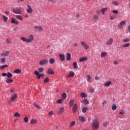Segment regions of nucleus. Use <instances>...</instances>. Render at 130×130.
Listing matches in <instances>:
<instances>
[{"instance_id": "f257e3e1", "label": "nucleus", "mask_w": 130, "mask_h": 130, "mask_svg": "<svg viewBox=\"0 0 130 130\" xmlns=\"http://www.w3.org/2000/svg\"><path fill=\"white\" fill-rule=\"evenodd\" d=\"M20 39L24 42H27V43H31V42H32V41L34 40V36H33V35H30L28 37V39H26L24 37H21Z\"/></svg>"}, {"instance_id": "f03ea898", "label": "nucleus", "mask_w": 130, "mask_h": 130, "mask_svg": "<svg viewBox=\"0 0 130 130\" xmlns=\"http://www.w3.org/2000/svg\"><path fill=\"white\" fill-rule=\"evenodd\" d=\"M92 125V128L93 130H97L99 128V121H98L97 118L94 119Z\"/></svg>"}, {"instance_id": "7ed1b4c3", "label": "nucleus", "mask_w": 130, "mask_h": 130, "mask_svg": "<svg viewBox=\"0 0 130 130\" xmlns=\"http://www.w3.org/2000/svg\"><path fill=\"white\" fill-rule=\"evenodd\" d=\"M48 63V61L46 59H44L40 61L39 64L40 66H46Z\"/></svg>"}, {"instance_id": "20e7f679", "label": "nucleus", "mask_w": 130, "mask_h": 130, "mask_svg": "<svg viewBox=\"0 0 130 130\" xmlns=\"http://www.w3.org/2000/svg\"><path fill=\"white\" fill-rule=\"evenodd\" d=\"M81 45H82V47H83V48L84 49H85L86 50H88V49H89V46H88V45H87V43H86V42H81Z\"/></svg>"}, {"instance_id": "39448f33", "label": "nucleus", "mask_w": 130, "mask_h": 130, "mask_svg": "<svg viewBox=\"0 0 130 130\" xmlns=\"http://www.w3.org/2000/svg\"><path fill=\"white\" fill-rule=\"evenodd\" d=\"M78 110V105L77 104H74L72 107V112L73 113H76Z\"/></svg>"}, {"instance_id": "423d86ee", "label": "nucleus", "mask_w": 130, "mask_h": 130, "mask_svg": "<svg viewBox=\"0 0 130 130\" xmlns=\"http://www.w3.org/2000/svg\"><path fill=\"white\" fill-rule=\"evenodd\" d=\"M12 12H13V13H14V14H18L19 15H20V14H21V9L20 8L12 9Z\"/></svg>"}, {"instance_id": "0eeeda50", "label": "nucleus", "mask_w": 130, "mask_h": 130, "mask_svg": "<svg viewBox=\"0 0 130 130\" xmlns=\"http://www.w3.org/2000/svg\"><path fill=\"white\" fill-rule=\"evenodd\" d=\"M27 9L26 10L27 13H28L29 14H32L33 13V9H32V7L30 6L29 5H27Z\"/></svg>"}, {"instance_id": "6e6552de", "label": "nucleus", "mask_w": 130, "mask_h": 130, "mask_svg": "<svg viewBox=\"0 0 130 130\" xmlns=\"http://www.w3.org/2000/svg\"><path fill=\"white\" fill-rule=\"evenodd\" d=\"M35 75H36L37 79L39 80L42 77V74H39V72L38 71H34Z\"/></svg>"}, {"instance_id": "1a4fd4ad", "label": "nucleus", "mask_w": 130, "mask_h": 130, "mask_svg": "<svg viewBox=\"0 0 130 130\" xmlns=\"http://www.w3.org/2000/svg\"><path fill=\"white\" fill-rule=\"evenodd\" d=\"M17 98H18V94H13L11 95V101H15V100H16V99H17Z\"/></svg>"}, {"instance_id": "9d476101", "label": "nucleus", "mask_w": 130, "mask_h": 130, "mask_svg": "<svg viewBox=\"0 0 130 130\" xmlns=\"http://www.w3.org/2000/svg\"><path fill=\"white\" fill-rule=\"evenodd\" d=\"M112 43H113V39L111 38L109 40L106 42L107 45H112Z\"/></svg>"}, {"instance_id": "9b49d317", "label": "nucleus", "mask_w": 130, "mask_h": 130, "mask_svg": "<svg viewBox=\"0 0 130 130\" xmlns=\"http://www.w3.org/2000/svg\"><path fill=\"white\" fill-rule=\"evenodd\" d=\"M47 74H48V75H53V74H54L53 69H52V68H49L48 69Z\"/></svg>"}, {"instance_id": "f8f14e48", "label": "nucleus", "mask_w": 130, "mask_h": 130, "mask_svg": "<svg viewBox=\"0 0 130 130\" xmlns=\"http://www.w3.org/2000/svg\"><path fill=\"white\" fill-rule=\"evenodd\" d=\"M124 25H125V21L123 20L120 23L118 27L119 28H120V29H121V28H122V27L124 26Z\"/></svg>"}, {"instance_id": "ddd939ff", "label": "nucleus", "mask_w": 130, "mask_h": 130, "mask_svg": "<svg viewBox=\"0 0 130 130\" xmlns=\"http://www.w3.org/2000/svg\"><path fill=\"white\" fill-rule=\"evenodd\" d=\"M9 51H6L1 54V56H8L9 55Z\"/></svg>"}, {"instance_id": "4468645a", "label": "nucleus", "mask_w": 130, "mask_h": 130, "mask_svg": "<svg viewBox=\"0 0 130 130\" xmlns=\"http://www.w3.org/2000/svg\"><path fill=\"white\" fill-rule=\"evenodd\" d=\"M13 81H14L11 78H7L6 80V82L7 84H11V83H13Z\"/></svg>"}, {"instance_id": "2eb2a0df", "label": "nucleus", "mask_w": 130, "mask_h": 130, "mask_svg": "<svg viewBox=\"0 0 130 130\" xmlns=\"http://www.w3.org/2000/svg\"><path fill=\"white\" fill-rule=\"evenodd\" d=\"M78 118L79 119V120H80V121H81V122H85V117L83 116H79L78 117Z\"/></svg>"}, {"instance_id": "dca6fc26", "label": "nucleus", "mask_w": 130, "mask_h": 130, "mask_svg": "<svg viewBox=\"0 0 130 130\" xmlns=\"http://www.w3.org/2000/svg\"><path fill=\"white\" fill-rule=\"evenodd\" d=\"M11 23L12 24H15V25H18L19 24V22L16 21V19L14 18H11Z\"/></svg>"}, {"instance_id": "f3484780", "label": "nucleus", "mask_w": 130, "mask_h": 130, "mask_svg": "<svg viewBox=\"0 0 130 130\" xmlns=\"http://www.w3.org/2000/svg\"><path fill=\"white\" fill-rule=\"evenodd\" d=\"M112 84V82H111V81H109L104 83V86L105 87H109V86H110V85H111Z\"/></svg>"}, {"instance_id": "a211bd4d", "label": "nucleus", "mask_w": 130, "mask_h": 130, "mask_svg": "<svg viewBox=\"0 0 130 130\" xmlns=\"http://www.w3.org/2000/svg\"><path fill=\"white\" fill-rule=\"evenodd\" d=\"M88 58H87V57H81L79 59V61L80 62H83V61H85L86 60H87Z\"/></svg>"}, {"instance_id": "6ab92c4d", "label": "nucleus", "mask_w": 130, "mask_h": 130, "mask_svg": "<svg viewBox=\"0 0 130 130\" xmlns=\"http://www.w3.org/2000/svg\"><path fill=\"white\" fill-rule=\"evenodd\" d=\"M71 57H72V56L71 55V53H68L67 54V60L68 61H70V60H71Z\"/></svg>"}, {"instance_id": "aec40b11", "label": "nucleus", "mask_w": 130, "mask_h": 130, "mask_svg": "<svg viewBox=\"0 0 130 130\" xmlns=\"http://www.w3.org/2000/svg\"><path fill=\"white\" fill-rule=\"evenodd\" d=\"M107 10H108V9H107V8H102L101 9V12L103 14V15H104V14H105V12H106V11H107Z\"/></svg>"}, {"instance_id": "412c9836", "label": "nucleus", "mask_w": 130, "mask_h": 130, "mask_svg": "<svg viewBox=\"0 0 130 130\" xmlns=\"http://www.w3.org/2000/svg\"><path fill=\"white\" fill-rule=\"evenodd\" d=\"M64 111V109L63 108H60L58 111V114H61L62 112Z\"/></svg>"}, {"instance_id": "4be33fe9", "label": "nucleus", "mask_w": 130, "mask_h": 130, "mask_svg": "<svg viewBox=\"0 0 130 130\" xmlns=\"http://www.w3.org/2000/svg\"><path fill=\"white\" fill-rule=\"evenodd\" d=\"M59 56L60 59H61L62 61H63V60H64V59H66V58H64V55H63L62 54H60L59 55Z\"/></svg>"}, {"instance_id": "5701e85b", "label": "nucleus", "mask_w": 130, "mask_h": 130, "mask_svg": "<svg viewBox=\"0 0 130 130\" xmlns=\"http://www.w3.org/2000/svg\"><path fill=\"white\" fill-rule=\"evenodd\" d=\"M106 55H107V52H102L101 54V57H102V58H103V57H105Z\"/></svg>"}, {"instance_id": "b1692460", "label": "nucleus", "mask_w": 130, "mask_h": 130, "mask_svg": "<svg viewBox=\"0 0 130 130\" xmlns=\"http://www.w3.org/2000/svg\"><path fill=\"white\" fill-rule=\"evenodd\" d=\"M35 29H36V30H38V31H42V30H43L42 29V27H41V26H35Z\"/></svg>"}, {"instance_id": "393cba45", "label": "nucleus", "mask_w": 130, "mask_h": 130, "mask_svg": "<svg viewBox=\"0 0 130 130\" xmlns=\"http://www.w3.org/2000/svg\"><path fill=\"white\" fill-rule=\"evenodd\" d=\"M74 100H71L69 102V106L70 107H72V106H74Z\"/></svg>"}, {"instance_id": "a878e982", "label": "nucleus", "mask_w": 130, "mask_h": 130, "mask_svg": "<svg viewBox=\"0 0 130 130\" xmlns=\"http://www.w3.org/2000/svg\"><path fill=\"white\" fill-rule=\"evenodd\" d=\"M86 79H87V81L89 82H90L91 79H92V77L90 75H87L86 76Z\"/></svg>"}, {"instance_id": "bb28decb", "label": "nucleus", "mask_w": 130, "mask_h": 130, "mask_svg": "<svg viewBox=\"0 0 130 130\" xmlns=\"http://www.w3.org/2000/svg\"><path fill=\"white\" fill-rule=\"evenodd\" d=\"M73 67L75 70H77V69H78V64H77V62H73Z\"/></svg>"}, {"instance_id": "cd10ccee", "label": "nucleus", "mask_w": 130, "mask_h": 130, "mask_svg": "<svg viewBox=\"0 0 130 130\" xmlns=\"http://www.w3.org/2000/svg\"><path fill=\"white\" fill-rule=\"evenodd\" d=\"M80 96L82 98H86V97H87V94L85 92H82L80 93Z\"/></svg>"}, {"instance_id": "c85d7f7f", "label": "nucleus", "mask_w": 130, "mask_h": 130, "mask_svg": "<svg viewBox=\"0 0 130 130\" xmlns=\"http://www.w3.org/2000/svg\"><path fill=\"white\" fill-rule=\"evenodd\" d=\"M37 122V120H35L34 119H32L30 120V123L31 124H36Z\"/></svg>"}, {"instance_id": "c756f323", "label": "nucleus", "mask_w": 130, "mask_h": 130, "mask_svg": "<svg viewBox=\"0 0 130 130\" xmlns=\"http://www.w3.org/2000/svg\"><path fill=\"white\" fill-rule=\"evenodd\" d=\"M75 76V73L74 72L71 71L70 72L69 75L67 76V78H70V77H74Z\"/></svg>"}, {"instance_id": "7c9ffc66", "label": "nucleus", "mask_w": 130, "mask_h": 130, "mask_svg": "<svg viewBox=\"0 0 130 130\" xmlns=\"http://www.w3.org/2000/svg\"><path fill=\"white\" fill-rule=\"evenodd\" d=\"M116 108H117V106H116V105L113 104L112 106V110H116Z\"/></svg>"}, {"instance_id": "2f4dec72", "label": "nucleus", "mask_w": 130, "mask_h": 130, "mask_svg": "<svg viewBox=\"0 0 130 130\" xmlns=\"http://www.w3.org/2000/svg\"><path fill=\"white\" fill-rule=\"evenodd\" d=\"M54 62H55V61L54 60V59H53V58H51V59L49 60V63H50L51 64H53V63H54Z\"/></svg>"}, {"instance_id": "473e14b6", "label": "nucleus", "mask_w": 130, "mask_h": 130, "mask_svg": "<svg viewBox=\"0 0 130 130\" xmlns=\"http://www.w3.org/2000/svg\"><path fill=\"white\" fill-rule=\"evenodd\" d=\"M12 77H13V74H12V73L9 72L7 73V78L11 79V78H12Z\"/></svg>"}, {"instance_id": "72a5a7b5", "label": "nucleus", "mask_w": 130, "mask_h": 130, "mask_svg": "<svg viewBox=\"0 0 130 130\" xmlns=\"http://www.w3.org/2000/svg\"><path fill=\"white\" fill-rule=\"evenodd\" d=\"M61 97L63 99H66V98H67V93L64 92L62 94Z\"/></svg>"}, {"instance_id": "f704fd0d", "label": "nucleus", "mask_w": 130, "mask_h": 130, "mask_svg": "<svg viewBox=\"0 0 130 130\" xmlns=\"http://www.w3.org/2000/svg\"><path fill=\"white\" fill-rule=\"evenodd\" d=\"M14 73H15V74H21V70L16 69L14 71Z\"/></svg>"}, {"instance_id": "c9c22d12", "label": "nucleus", "mask_w": 130, "mask_h": 130, "mask_svg": "<svg viewBox=\"0 0 130 130\" xmlns=\"http://www.w3.org/2000/svg\"><path fill=\"white\" fill-rule=\"evenodd\" d=\"M88 110V108L87 107H84L82 110V111L83 112V113H85V112Z\"/></svg>"}, {"instance_id": "e433bc0d", "label": "nucleus", "mask_w": 130, "mask_h": 130, "mask_svg": "<svg viewBox=\"0 0 130 130\" xmlns=\"http://www.w3.org/2000/svg\"><path fill=\"white\" fill-rule=\"evenodd\" d=\"M16 18L17 19H18V20H20V21L23 20V17L21 15H17Z\"/></svg>"}, {"instance_id": "4c0bfd02", "label": "nucleus", "mask_w": 130, "mask_h": 130, "mask_svg": "<svg viewBox=\"0 0 130 130\" xmlns=\"http://www.w3.org/2000/svg\"><path fill=\"white\" fill-rule=\"evenodd\" d=\"M3 19L4 21V22H6L8 21V17H6V16L3 15Z\"/></svg>"}, {"instance_id": "58836bf2", "label": "nucleus", "mask_w": 130, "mask_h": 130, "mask_svg": "<svg viewBox=\"0 0 130 130\" xmlns=\"http://www.w3.org/2000/svg\"><path fill=\"white\" fill-rule=\"evenodd\" d=\"M109 124V122L108 121H106L105 122H104L103 124V126H104L105 127H106V126H107V125H108Z\"/></svg>"}, {"instance_id": "ea45409f", "label": "nucleus", "mask_w": 130, "mask_h": 130, "mask_svg": "<svg viewBox=\"0 0 130 130\" xmlns=\"http://www.w3.org/2000/svg\"><path fill=\"white\" fill-rule=\"evenodd\" d=\"M38 72L39 73H42V72H44V68H40L39 69H38Z\"/></svg>"}, {"instance_id": "a19ab883", "label": "nucleus", "mask_w": 130, "mask_h": 130, "mask_svg": "<svg viewBox=\"0 0 130 130\" xmlns=\"http://www.w3.org/2000/svg\"><path fill=\"white\" fill-rule=\"evenodd\" d=\"M15 117H20L21 116V115L19 114L18 112H16L14 114Z\"/></svg>"}, {"instance_id": "79ce46f5", "label": "nucleus", "mask_w": 130, "mask_h": 130, "mask_svg": "<svg viewBox=\"0 0 130 130\" xmlns=\"http://www.w3.org/2000/svg\"><path fill=\"white\" fill-rule=\"evenodd\" d=\"M83 102H84L85 105H87V104H89V102L88 101V100H87V99H84L83 100Z\"/></svg>"}, {"instance_id": "37998d69", "label": "nucleus", "mask_w": 130, "mask_h": 130, "mask_svg": "<svg viewBox=\"0 0 130 130\" xmlns=\"http://www.w3.org/2000/svg\"><path fill=\"white\" fill-rule=\"evenodd\" d=\"M34 106L36 108H38V109H41V107L39 105L35 104H34Z\"/></svg>"}, {"instance_id": "c03bdc74", "label": "nucleus", "mask_w": 130, "mask_h": 130, "mask_svg": "<svg viewBox=\"0 0 130 130\" xmlns=\"http://www.w3.org/2000/svg\"><path fill=\"white\" fill-rule=\"evenodd\" d=\"M129 43H126V44H124L122 45V47H129Z\"/></svg>"}, {"instance_id": "a18cd8bd", "label": "nucleus", "mask_w": 130, "mask_h": 130, "mask_svg": "<svg viewBox=\"0 0 130 130\" xmlns=\"http://www.w3.org/2000/svg\"><path fill=\"white\" fill-rule=\"evenodd\" d=\"M99 18V17H98V16L94 15L93 19V20H94L95 22H96V21H97V20H98Z\"/></svg>"}, {"instance_id": "49530a36", "label": "nucleus", "mask_w": 130, "mask_h": 130, "mask_svg": "<svg viewBox=\"0 0 130 130\" xmlns=\"http://www.w3.org/2000/svg\"><path fill=\"white\" fill-rule=\"evenodd\" d=\"M48 82H49V78H48V77H47L44 80V83H47Z\"/></svg>"}, {"instance_id": "de8ad7c7", "label": "nucleus", "mask_w": 130, "mask_h": 130, "mask_svg": "<svg viewBox=\"0 0 130 130\" xmlns=\"http://www.w3.org/2000/svg\"><path fill=\"white\" fill-rule=\"evenodd\" d=\"M126 42H129V39H125L123 41V43H125Z\"/></svg>"}, {"instance_id": "09e8293b", "label": "nucleus", "mask_w": 130, "mask_h": 130, "mask_svg": "<svg viewBox=\"0 0 130 130\" xmlns=\"http://www.w3.org/2000/svg\"><path fill=\"white\" fill-rule=\"evenodd\" d=\"M112 3L113 4V5H114V6H118V5H119V3H118L117 2H115V1H113V2H112Z\"/></svg>"}, {"instance_id": "8fccbe9b", "label": "nucleus", "mask_w": 130, "mask_h": 130, "mask_svg": "<svg viewBox=\"0 0 130 130\" xmlns=\"http://www.w3.org/2000/svg\"><path fill=\"white\" fill-rule=\"evenodd\" d=\"M7 67H8V65L7 64H5L4 66H2L0 67V69L1 70H4V69H5V68H7Z\"/></svg>"}, {"instance_id": "3c124183", "label": "nucleus", "mask_w": 130, "mask_h": 130, "mask_svg": "<svg viewBox=\"0 0 130 130\" xmlns=\"http://www.w3.org/2000/svg\"><path fill=\"white\" fill-rule=\"evenodd\" d=\"M75 123H76V122L75 121H72V123L70 125V127L74 126V125H75Z\"/></svg>"}, {"instance_id": "603ef678", "label": "nucleus", "mask_w": 130, "mask_h": 130, "mask_svg": "<svg viewBox=\"0 0 130 130\" xmlns=\"http://www.w3.org/2000/svg\"><path fill=\"white\" fill-rule=\"evenodd\" d=\"M24 122L27 123L29 121V119H28L27 117H25V118H24Z\"/></svg>"}, {"instance_id": "864d4df0", "label": "nucleus", "mask_w": 130, "mask_h": 130, "mask_svg": "<svg viewBox=\"0 0 130 130\" xmlns=\"http://www.w3.org/2000/svg\"><path fill=\"white\" fill-rule=\"evenodd\" d=\"M62 101V100H57V103H58V104H61V102Z\"/></svg>"}, {"instance_id": "5fc2aeb1", "label": "nucleus", "mask_w": 130, "mask_h": 130, "mask_svg": "<svg viewBox=\"0 0 130 130\" xmlns=\"http://www.w3.org/2000/svg\"><path fill=\"white\" fill-rule=\"evenodd\" d=\"M112 13H113V14L117 15V14H118V11L117 10H113Z\"/></svg>"}, {"instance_id": "6e6d98bb", "label": "nucleus", "mask_w": 130, "mask_h": 130, "mask_svg": "<svg viewBox=\"0 0 130 130\" xmlns=\"http://www.w3.org/2000/svg\"><path fill=\"white\" fill-rule=\"evenodd\" d=\"M1 62H5L6 61V58H2L0 59Z\"/></svg>"}, {"instance_id": "4d7b16f0", "label": "nucleus", "mask_w": 130, "mask_h": 130, "mask_svg": "<svg viewBox=\"0 0 130 130\" xmlns=\"http://www.w3.org/2000/svg\"><path fill=\"white\" fill-rule=\"evenodd\" d=\"M6 42L7 43H8V44H10V43H11V40L10 39H7L6 40Z\"/></svg>"}, {"instance_id": "13d9d810", "label": "nucleus", "mask_w": 130, "mask_h": 130, "mask_svg": "<svg viewBox=\"0 0 130 130\" xmlns=\"http://www.w3.org/2000/svg\"><path fill=\"white\" fill-rule=\"evenodd\" d=\"M78 45H79V44L77 43H75L73 44L74 47H78Z\"/></svg>"}, {"instance_id": "bf43d9fd", "label": "nucleus", "mask_w": 130, "mask_h": 130, "mask_svg": "<svg viewBox=\"0 0 130 130\" xmlns=\"http://www.w3.org/2000/svg\"><path fill=\"white\" fill-rule=\"evenodd\" d=\"M106 103H107V102H106V101H104L102 103V105H103V107H104V106H105V104H106Z\"/></svg>"}, {"instance_id": "052dcab7", "label": "nucleus", "mask_w": 130, "mask_h": 130, "mask_svg": "<svg viewBox=\"0 0 130 130\" xmlns=\"http://www.w3.org/2000/svg\"><path fill=\"white\" fill-rule=\"evenodd\" d=\"M49 116H51V115H53V112L50 111V112H49Z\"/></svg>"}, {"instance_id": "680f3d73", "label": "nucleus", "mask_w": 130, "mask_h": 130, "mask_svg": "<svg viewBox=\"0 0 130 130\" xmlns=\"http://www.w3.org/2000/svg\"><path fill=\"white\" fill-rule=\"evenodd\" d=\"M119 114H121V115L124 114V111L122 110L119 112Z\"/></svg>"}, {"instance_id": "e2e57ef3", "label": "nucleus", "mask_w": 130, "mask_h": 130, "mask_svg": "<svg viewBox=\"0 0 130 130\" xmlns=\"http://www.w3.org/2000/svg\"><path fill=\"white\" fill-rule=\"evenodd\" d=\"M7 74H7L6 73H4L2 74V77H6V76H7Z\"/></svg>"}, {"instance_id": "0e129e2a", "label": "nucleus", "mask_w": 130, "mask_h": 130, "mask_svg": "<svg viewBox=\"0 0 130 130\" xmlns=\"http://www.w3.org/2000/svg\"><path fill=\"white\" fill-rule=\"evenodd\" d=\"M127 29L128 31V32L130 33V25L127 26Z\"/></svg>"}, {"instance_id": "69168bd1", "label": "nucleus", "mask_w": 130, "mask_h": 130, "mask_svg": "<svg viewBox=\"0 0 130 130\" xmlns=\"http://www.w3.org/2000/svg\"><path fill=\"white\" fill-rule=\"evenodd\" d=\"M89 91L90 93H94V89L93 88L90 89Z\"/></svg>"}, {"instance_id": "338daca9", "label": "nucleus", "mask_w": 130, "mask_h": 130, "mask_svg": "<svg viewBox=\"0 0 130 130\" xmlns=\"http://www.w3.org/2000/svg\"><path fill=\"white\" fill-rule=\"evenodd\" d=\"M100 78H99V77H97V76H96V77H95V80L96 81H98V80H100Z\"/></svg>"}, {"instance_id": "774afa93", "label": "nucleus", "mask_w": 130, "mask_h": 130, "mask_svg": "<svg viewBox=\"0 0 130 130\" xmlns=\"http://www.w3.org/2000/svg\"><path fill=\"white\" fill-rule=\"evenodd\" d=\"M10 92H11V93H14V92H15V89H12L10 90Z\"/></svg>"}]
</instances>
